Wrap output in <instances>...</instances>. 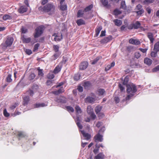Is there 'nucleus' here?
Here are the masks:
<instances>
[{
	"label": "nucleus",
	"mask_w": 159,
	"mask_h": 159,
	"mask_svg": "<svg viewBox=\"0 0 159 159\" xmlns=\"http://www.w3.org/2000/svg\"><path fill=\"white\" fill-rule=\"evenodd\" d=\"M136 86L133 84H128L127 85V92L128 95L126 98V100H129L137 92Z\"/></svg>",
	"instance_id": "f257e3e1"
},
{
	"label": "nucleus",
	"mask_w": 159,
	"mask_h": 159,
	"mask_svg": "<svg viewBox=\"0 0 159 159\" xmlns=\"http://www.w3.org/2000/svg\"><path fill=\"white\" fill-rule=\"evenodd\" d=\"M14 41L13 38L10 36L7 37L5 43H2L0 46V51L1 50L2 51L6 50L7 47H10Z\"/></svg>",
	"instance_id": "f03ea898"
},
{
	"label": "nucleus",
	"mask_w": 159,
	"mask_h": 159,
	"mask_svg": "<svg viewBox=\"0 0 159 159\" xmlns=\"http://www.w3.org/2000/svg\"><path fill=\"white\" fill-rule=\"evenodd\" d=\"M44 27L43 26H40L37 27L35 30V32L34 36L35 38L39 37L43 32Z\"/></svg>",
	"instance_id": "7ed1b4c3"
},
{
	"label": "nucleus",
	"mask_w": 159,
	"mask_h": 159,
	"mask_svg": "<svg viewBox=\"0 0 159 159\" xmlns=\"http://www.w3.org/2000/svg\"><path fill=\"white\" fill-rule=\"evenodd\" d=\"M43 10L46 12H50V14H52L54 11V7L51 4H48L45 6L43 8Z\"/></svg>",
	"instance_id": "20e7f679"
},
{
	"label": "nucleus",
	"mask_w": 159,
	"mask_h": 159,
	"mask_svg": "<svg viewBox=\"0 0 159 159\" xmlns=\"http://www.w3.org/2000/svg\"><path fill=\"white\" fill-rule=\"evenodd\" d=\"M91 96L92 97L89 96L85 99V102L92 103L94 102L96 100H98V98L96 97L93 93H91Z\"/></svg>",
	"instance_id": "39448f33"
},
{
	"label": "nucleus",
	"mask_w": 159,
	"mask_h": 159,
	"mask_svg": "<svg viewBox=\"0 0 159 159\" xmlns=\"http://www.w3.org/2000/svg\"><path fill=\"white\" fill-rule=\"evenodd\" d=\"M142 7V6L140 4H138L135 7V11L138 15H141L143 13L144 10Z\"/></svg>",
	"instance_id": "423d86ee"
},
{
	"label": "nucleus",
	"mask_w": 159,
	"mask_h": 159,
	"mask_svg": "<svg viewBox=\"0 0 159 159\" xmlns=\"http://www.w3.org/2000/svg\"><path fill=\"white\" fill-rule=\"evenodd\" d=\"M102 136L99 133L95 135L94 137V141L96 142H102L103 140Z\"/></svg>",
	"instance_id": "0eeeda50"
},
{
	"label": "nucleus",
	"mask_w": 159,
	"mask_h": 159,
	"mask_svg": "<svg viewBox=\"0 0 159 159\" xmlns=\"http://www.w3.org/2000/svg\"><path fill=\"white\" fill-rule=\"evenodd\" d=\"M96 94L99 96L102 97L106 94V92L104 89H98L96 92Z\"/></svg>",
	"instance_id": "6e6552de"
},
{
	"label": "nucleus",
	"mask_w": 159,
	"mask_h": 159,
	"mask_svg": "<svg viewBox=\"0 0 159 159\" xmlns=\"http://www.w3.org/2000/svg\"><path fill=\"white\" fill-rule=\"evenodd\" d=\"M88 63L86 61L82 62L80 66V69L81 70H84L86 69L88 66Z\"/></svg>",
	"instance_id": "1a4fd4ad"
},
{
	"label": "nucleus",
	"mask_w": 159,
	"mask_h": 159,
	"mask_svg": "<svg viewBox=\"0 0 159 159\" xmlns=\"http://www.w3.org/2000/svg\"><path fill=\"white\" fill-rule=\"evenodd\" d=\"M21 39L23 43H29L31 40L30 38H27L25 36L22 35H21Z\"/></svg>",
	"instance_id": "9d476101"
},
{
	"label": "nucleus",
	"mask_w": 159,
	"mask_h": 159,
	"mask_svg": "<svg viewBox=\"0 0 159 159\" xmlns=\"http://www.w3.org/2000/svg\"><path fill=\"white\" fill-rule=\"evenodd\" d=\"M129 42L130 43L135 45H138L140 43V42L139 40L132 39H130L129 40Z\"/></svg>",
	"instance_id": "9b49d317"
},
{
	"label": "nucleus",
	"mask_w": 159,
	"mask_h": 159,
	"mask_svg": "<svg viewBox=\"0 0 159 159\" xmlns=\"http://www.w3.org/2000/svg\"><path fill=\"white\" fill-rule=\"evenodd\" d=\"M61 68V64H60L56 66L53 70V72L55 74L58 73L60 71Z\"/></svg>",
	"instance_id": "f8f14e48"
},
{
	"label": "nucleus",
	"mask_w": 159,
	"mask_h": 159,
	"mask_svg": "<svg viewBox=\"0 0 159 159\" xmlns=\"http://www.w3.org/2000/svg\"><path fill=\"white\" fill-rule=\"evenodd\" d=\"M52 36H54V39L55 41H59L62 39V35L61 34L60 35H58L57 34H54Z\"/></svg>",
	"instance_id": "ddd939ff"
},
{
	"label": "nucleus",
	"mask_w": 159,
	"mask_h": 159,
	"mask_svg": "<svg viewBox=\"0 0 159 159\" xmlns=\"http://www.w3.org/2000/svg\"><path fill=\"white\" fill-rule=\"evenodd\" d=\"M81 132L85 139L88 140L90 138L91 135L85 132L84 131H81Z\"/></svg>",
	"instance_id": "4468645a"
},
{
	"label": "nucleus",
	"mask_w": 159,
	"mask_h": 159,
	"mask_svg": "<svg viewBox=\"0 0 159 159\" xmlns=\"http://www.w3.org/2000/svg\"><path fill=\"white\" fill-rule=\"evenodd\" d=\"M27 10V8L25 6H22L20 7L18 10V11L20 13H23L25 12Z\"/></svg>",
	"instance_id": "2eb2a0df"
},
{
	"label": "nucleus",
	"mask_w": 159,
	"mask_h": 159,
	"mask_svg": "<svg viewBox=\"0 0 159 159\" xmlns=\"http://www.w3.org/2000/svg\"><path fill=\"white\" fill-rule=\"evenodd\" d=\"M64 91V90L63 88V87H61L58 90L53 91L52 93L56 95H58L63 93Z\"/></svg>",
	"instance_id": "dca6fc26"
},
{
	"label": "nucleus",
	"mask_w": 159,
	"mask_h": 159,
	"mask_svg": "<svg viewBox=\"0 0 159 159\" xmlns=\"http://www.w3.org/2000/svg\"><path fill=\"white\" fill-rule=\"evenodd\" d=\"M55 101L57 102H61L62 103H65L66 102V98L64 96L60 97L59 99H57Z\"/></svg>",
	"instance_id": "f3484780"
},
{
	"label": "nucleus",
	"mask_w": 159,
	"mask_h": 159,
	"mask_svg": "<svg viewBox=\"0 0 159 159\" xmlns=\"http://www.w3.org/2000/svg\"><path fill=\"white\" fill-rule=\"evenodd\" d=\"M113 22L116 25L118 26H120L122 24V21L118 19L114 20Z\"/></svg>",
	"instance_id": "a211bd4d"
},
{
	"label": "nucleus",
	"mask_w": 159,
	"mask_h": 159,
	"mask_svg": "<svg viewBox=\"0 0 159 159\" xmlns=\"http://www.w3.org/2000/svg\"><path fill=\"white\" fill-rule=\"evenodd\" d=\"M102 27L101 26H98L97 27V28H96V30H95V31H96L95 35H96V37H97L100 31L102 29Z\"/></svg>",
	"instance_id": "6ab92c4d"
},
{
	"label": "nucleus",
	"mask_w": 159,
	"mask_h": 159,
	"mask_svg": "<svg viewBox=\"0 0 159 159\" xmlns=\"http://www.w3.org/2000/svg\"><path fill=\"white\" fill-rule=\"evenodd\" d=\"M102 27L101 26H98L97 27V28H96V30H95V31H96L95 35H96V37H97L100 31L102 29Z\"/></svg>",
	"instance_id": "aec40b11"
},
{
	"label": "nucleus",
	"mask_w": 159,
	"mask_h": 159,
	"mask_svg": "<svg viewBox=\"0 0 159 159\" xmlns=\"http://www.w3.org/2000/svg\"><path fill=\"white\" fill-rule=\"evenodd\" d=\"M152 62V61L148 58H146L144 60V63L148 65H150Z\"/></svg>",
	"instance_id": "412c9836"
},
{
	"label": "nucleus",
	"mask_w": 159,
	"mask_h": 159,
	"mask_svg": "<svg viewBox=\"0 0 159 159\" xmlns=\"http://www.w3.org/2000/svg\"><path fill=\"white\" fill-rule=\"evenodd\" d=\"M148 37L150 39V42L152 43H153L154 40V39L153 38V34L151 32L148 33Z\"/></svg>",
	"instance_id": "4be33fe9"
},
{
	"label": "nucleus",
	"mask_w": 159,
	"mask_h": 159,
	"mask_svg": "<svg viewBox=\"0 0 159 159\" xmlns=\"http://www.w3.org/2000/svg\"><path fill=\"white\" fill-rule=\"evenodd\" d=\"M75 121L78 127L80 129H82L83 128V126L80 124V120L79 119V117H77L76 118V119L75 120Z\"/></svg>",
	"instance_id": "5701e85b"
},
{
	"label": "nucleus",
	"mask_w": 159,
	"mask_h": 159,
	"mask_svg": "<svg viewBox=\"0 0 159 159\" xmlns=\"http://www.w3.org/2000/svg\"><path fill=\"white\" fill-rule=\"evenodd\" d=\"M23 100L24 105H27L28 104V102L30 101L29 97L28 96L24 97L23 98Z\"/></svg>",
	"instance_id": "b1692460"
},
{
	"label": "nucleus",
	"mask_w": 159,
	"mask_h": 159,
	"mask_svg": "<svg viewBox=\"0 0 159 159\" xmlns=\"http://www.w3.org/2000/svg\"><path fill=\"white\" fill-rule=\"evenodd\" d=\"M64 1V0H62L60 2V4L61 5L60 9L62 11H64L66 10L67 7L66 5H62Z\"/></svg>",
	"instance_id": "393cba45"
},
{
	"label": "nucleus",
	"mask_w": 159,
	"mask_h": 159,
	"mask_svg": "<svg viewBox=\"0 0 159 159\" xmlns=\"http://www.w3.org/2000/svg\"><path fill=\"white\" fill-rule=\"evenodd\" d=\"M12 18V17L11 16L7 14H5L2 17V19L5 20H11Z\"/></svg>",
	"instance_id": "a878e982"
},
{
	"label": "nucleus",
	"mask_w": 159,
	"mask_h": 159,
	"mask_svg": "<svg viewBox=\"0 0 159 159\" xmlns=\"http://www.w3.org/2000/svg\"><path fill=\"white\" fill-rule=\"evenodd\" d=\"M47 105V104H46L44 103H37L34 105V107L38 108L41 107H44L46 106Z\"/></svg>",
	"instance_id": "bb28decb"
},
{
	"label": "nucleus",
	"mask_w": 159,
	"mask_h": 159,
	"mask_svg": "<svg viewBox=\"0 0 159 159\" xmlns=\"http://www.w3.org/2000/svg\"><path fill=\"white\" fill-rule=\"evenodd\" d=\"M78 25L80 26V25H84L85 24V21L82 19H80L77 20L76 22Z\"/></svg>",
	"instance_id": "cd10ccee"
},
{
	"label": "nucleus",
	"mask_w": 159,
	"mask_h": 159,
	"mask_svg": "<svg viewBox=\"0 0 159 159\" xmlns=\"http://www.w3.org/2000/svg\"><path fill=\"white\" fill-rule=\"evenodd\" d=\"M95 159H103L105 158L104 155L102 153H99L95 157Z\"/></svg>",
	"instance_id": "c85d7f7f"
},
{
	"label": "nucleus",
	"mask_w": 159,
	"mask_h": 159,
	"mask_svg": "<svg viewBox=\"0 0 159 159\" xmlns=\"http://www.w3.org/2000/svg\"><path fill=\"white\" fill-rule=\"evenodd\" d=\"M134 27V28L135 29H137L140 28L141 24L139 21H137L135 23L133 24Z\"/></svg>",
	"instance_id": "c756f323"
},
{
	"label": "nucleus",
	"mask_w": 159,
	"mask_h": 159,
	"mask_svg": "<svg viewBox=\"0 0 159 159\" xmlns=\"http://www.w3.org/2000/svg\"><path fill=\"white\" fill-rule=\"evenodd\" d=\"M102 107L101 106H97L95 109V111L97 114H98L102 109Z\"/></svg>",
	"instance_id": "7c9ffc66"
},
{
	"label": "nucleus",
	"mask_w": 159,
	"mask_h": 159,
	"mask_svg": "<svg viewBox=\"0 0 159 159\" xmlns=\"http://www.w3.org/2000/svg\"><path fill=\"white\" fill-rule=\"evenodd\" d=\"M87 111V113L89 114H92L93 112V109L90 106H88Z\"/></svg>",
	"instance_id": "2f4dec72"
},
{
	"label": "nucleus",
	"mask_w": 159,
	"mask_h": 159,
	"mask_svg": "<svg viewBox=\"0 0 159 159\" xmlns=\"http://www.w3.org/2000/svg\"><path fill=\"white\" fill-rule=\"evenodd\" d=\"M154 0H144L143 3L144 5H148L153 2Z\"/></svg>",
	"instance_id": "473e14b6"
},
{
	"label": "nucleus",
	"mask_w": 159,
	"mask_h": 159,
	"mask_svg": "<svg viewBox=\"0 0 159 159\" xmlns=\"http://www.w3.org/2000/svg\"><path fill=\"white\" fill-rule=\"evenodd\" d=\"M154 50L156 51H159V41L157 42L154 45Z\"/></svg>",
	"instance_id": "72a5a7b5"
},
{
	"label": "nucleus",
	"mask_w": 159,
	"mask_h": 159,
	"mask_svg": "<svg viewBox=\"0 0 159 159\" xmlns=\"http://www.w3.org/2000/svg\"><path fill=\"white\" fill-rule=\"evenodd\" d=\"M99 146L97 144L95 145V148L93 151V152L95 154H96L98 152L99 150Z\"/></svg>",
	"instance_id": "f704fd0d"
},
{
	"label": "nucleus",
	"mask_w": 159,
	"mask_h": 159,
	"mask_svg": "<svg viewBox=\"0 0 159 159\" xmlns=\"http://www.w3.org/2000/svg\"><path fill=\"white\" fill-rule=\"evenodd\" d=\"M101 2L104 7H108V2L107 0H101Z\"/></svg>",
	"instance_id": "c9c22d12"
},
{
	"label": "nucleus",
	"mask_w": 159,
	"mask_h": 159,
	"mask_svg": "<svg viewBox=\"0 0 159 159\" xmlns=\"http://www.w3.org/2000/svg\"><path fill=\"white\" fill-rule=\"evenodd\" d=\"M90 84L89 82L87 81L84 82L83 86L85 89H88L90 86Z\"/></svg>",
	"instance_id": "e433bc0d"
},
{
	"label": "nucleus",
	"mask_w": 159,
	"mask_h": 159,
	"mask_svg": "<svg viewBox=\"0 0 159 159\" xmlns=\"http://www.w3.org/2000/svg\"><path fill=\"white\" fill-rule=\"evenodd\" d=\"M75 109L76 110V112L78 114H80L81 113V110L79 106H76L75 107Z\"/></svg>",
	"instance_id": "4c0bfd02"
},
{
	"label": "nucleus",
	"mask_w": 159,
	"mask_h": 159,
	"mask_svg": "<svg viewBox=\"0 0 159 159\" xmlns=\"http://www.w3.org/2000/svg\"><path fill=\"white\" fill-rule=\"evenodd\" d=\"M84 14V11L82 10H79L77 13V16L78 17H81Z\"/></svg>",
	"instance_id": "58836bf2"
},
{
	"label": "nucleus",
	"mask_w": 159,
	"mask_h": 159,
	"mask_svg": "<svg viewBox=\"0 0 159 159\" xmlns=\"http://www.w3.org/2000/svg\"><path fill=\"white\" fill-rule=\"evenodd\" d=\"M11 74H9L6 79L7 82H11L12 81V79H11Z\"/></svg>",
	"instance_id": "ea45409f"
},
{
	"label": "nucleus",
	"mask_w": 159,
	"mask_h": 159,
	"mask_svg": "<svg viewBox=\"0 0 159 159\" xmlns=\"http://www.w3.org/2000/svg\"><path fill=\"white\" fill-rule=\"evenodd\" d=\"M66 110L67 111L70 112H73L74 111V109L73 108L70 106H67L66 107Z\"/></svg>",
	"instance_id": "a19ab883"
},
{
	"label": "nucleus",
	"mask_w": 159,
	"mask_h": 159,
	"mask_svg": "<svg viewBox=\"0 0 159 159\" xmlns=\"http://www.w3.org/2000/svg\"><path fill=\"white\" fill-rule=\"evenodd\" d=\"M56 53L54 54L53 56V57H54L53 59L55 60L57 59L59 56L61 54V52H56Z\"/></svg>",
	"instance_id": "79ce46f5"
},
{
	"label": "nucleus",
	"mask_w": 159,
	"mask_h": 159,
	"mask_svg": "<svg viewBox=\"0 0 159 159\" xmlns=\"http://www.w3.org/2000/svg\"><path fill=\"white\" fill-rule=\"evenodd\" d=\"M121 8H123L124 9H125L126 8V6L125 4V1H122L121 2Z\"/></svg>",
	"instance_id": "37998d69"
},
{
	"label": "nucleus",
	"mask_w": 159,
	"mask_h": 159,
	"mask_svg": "<svg viewBox=\"0 0 159 159\" xmlns=\"http://www.w3.org/2000/svg\"><path fill=\"white\" fill-rule=\"evenodd\" d=\"M53 48L55 52H59V45H54L53 46Z\"/></svg>",
	"instance_id": "c03bdc74"
},
{
	"label": "nucleus",
	"mask_w": 159,
	"mask_h": 159,
	"mask_svg": "<svg viewBox=\"0 0 159 159\" xmlns=\"http://www.w3.org/2000/svg\"><path fill=\"white\" fill-rule=\"evenodd\" d=\"M93 7V5L92 4L88 6L84 10V11L87 12L90 10Z\"/></svg>",
	"instance_id": "a18cd8bd"
},
{
	"label": "nucleus",
	"mask_w": 159,
	"mask_h": 159,
	"mask_svg": "<svg viewBox=\"0 0 159 159\" xmlns=\"http://www.w3.org/2000/svg\"><path fill=\"white\" fill-rule=\"evenodd\" d=\"M80 75L79 74H76L74 77V79L75 80L77 81L80 79Z\"/></svg>",
	"instance_id": "49530a36"
},
{
	"label": "nucleus",
	"mask_w": 159,
	"mask_h": 159,
	"mask_svg": "<svg viewBox=\"0 0 159 159\" xmlns=\"http://www.w3.org/2000/svg\"><path fill=\"white\" fill-rule=\"evenodd\" d=\"M38 75L40 76H43V73L42 70L38 68Z\"/></svg>",
	"instance_id": "de8ad7c7"
},
{
	"label": "nucleus",
	"mask_w": 159,
	"mask_h": 159,
	"mask_svg": "<svg viewBox=\"0 0 159 159\" xmlns=\"http://www.w3.org/2000/svg\"><path fill=\"white\" fill-rule=\"evenodd\" d=\"M158 51L153 52L152 51L151 53V56L152 57H156L157 55V52Z\"/></svg>",
	"instance_id": "09e8293b"
},
{
	"label": "nucleus",
	"mask_w": 159,
	"mask_h": 159,
	"mask_svg": "<svg viewBox=\"0 0 159 159\" xmlns=\"http://www.w3.org/2000/svg\"><path fill=\"white\" fill-rule=\"evenodd\" d=\"M100 57H97L93 60L91 61V64H94L98 61V60L100 59Z\"/></svg>",
	"instance_id": "8fccbe9b"
},
{
	"label": "nucleus",
	"mask_w": 159,
	"mask_h": 159,
	"mask_svg": "<svg viewBox=\"0 0 159 159\" xmlns=\"http://www.w3.org/2000/svg\"><path fill=\"white\" fill-rule=\"evenodd\" d=\"M54 77V74L51 73H49L48 75V79H53Z\"/></svg>",
	"instance_id": "3c124183"
},
{
	"label": "nucleus",
	"mask_w": 159,
	"mask_h": 159,
	"mask_svg": "<svg viewBox=\"0 0 159 159\" xmlns=\"http://www.w3.org/2000/svg\"><path fill=\"white\" fill-rule=\"evenodd\" d=\"M121 13V12L118 9H115L114 11V14L116 15H118Z\"/></svg>",
	"instance_id": "603ef678"
},
{
	"label": "nucleus",
	"mask_w": 159,
	"mask_h": 159,
	"mask_svg": "<svg viewBox=\"0 0 159 159\" xmlns=\"http://www.w3.org/2000/svg\"><path fill=\"white\" fill-rule=\"evenodd\" d=\"M18 105V103H15V104L11 105L10 107V108L11 110H13L14 109H15Z\"/></svg>",
	"instance_id": "864d4df0"
},
{
	"label": "nucleus",
	"mask_w": 159,
	"mask_h": 159,
	"mask_svg": "<svg viewBox=\"0 0 159 159\" xmlns=\"http://www.w3.org/2000/svg\"><path fill=\"white\" fill-rule=\"evenodd\" d=\"M27 93L29 94L30 96H32L33 95L34 92L33 90L30 89L27 91Z\"/></svg>",
	"instance_id": "5fc2aeb1"
},
{
	"label": "nucleus",
	"mask_w": 159,
	"mask_h": 159,
	"mask_svg": "<svg viewBox=\"0 0 159 159\" xmlns=\"http://www.w3.org/2000/svg\"><path fill=\"white\" fill-rule=\"evenodd\" d=\"M3 114L6 117H8L9 116V114L7 112L6 109H4V110Z\"/></svg>",
	"instance_id": "6e6d98bb"
},
{
	"label": "nucleus",
	"mask_w": 159,
	"mask_h": 159,
	"mask_svg": "<svg viewBox=\"0 0 159 159\" xmlns=\"http://www.w3.org/2000/svg\"><path fill=\"white\" fill-rule=\"evenodd\" d=\"M39 46V43H36L35 44L34 48V51H35L37 50L38 49V48Z\"/></svg>",
	"instance_id": "4d7b16f0"
},
{
	"label": "nucleus",
	"mask_w": 159,
	"mask_h": 159,
	"mask_svg": "<svg viewBox=\"0 0 159 159\" xmlns=\"http://www.w3.org/2000/svg\"><path fill=\"white\" fill-rule=\"evenodd\" d=\"M108 42V40H107L106 38L101 40L100 41L101 43H107Z\"/></svg>",
	"instance_id": "13d9d810"
},
{
	"label": "nucleus",
	"mask_w": 159,
	"mask_h": 159,
	"mask_svg": "<svg viewBox=\"0 0 159 159\" xmlns=\"http://www.w3.org/2000/svg\"><path fill=\"white\" fill-rule=\"evenodd\" d=\"M21 30L22 33L25 34L27 32V30L26 28L22 27L21 29Z\"/></svg>",
	"instance_id": "bf43d9fd"
},
{
	"label": "nucleus",
	"mask_w": 159,
	"mask_h": 159,
	"mask_svg": "<svg viewBox=\"0 0 159 159\" xmlns=\"http://www.w3.org/2000/svg\"><path fill=\"white\" fill-rule=\"evenodd\" d=\"M141 56V54L140 53L138 52H137L135 53V57L137 59L139 58Z\"/></svg>",
	"instance_id": "052dcab7"
},
{
	"label": "nucleus",
	"mask_w": 159,
	"mask_h": 159,
	"mask_svg": "<svg viewBox=\"0 0 159 159\" xmlns=\"http://www.w3.org/2000/svg\"><path fill=\"white\" fill-rule=\"evenodd\" d=\"M119 87L120 90V91L122 92L125 89L124 87L123 86L121 85V84H119Z\"/></svg>",
	"instance_id": "680f3d73"
},
{
	"label": "nucleus",
	"mask_w": 159,
	"mask_h": 159,
	"mask_svg": "<svg viewBox=\"0 0 159 159\" xmlns=\"http://www.w3.org/2000/svg\"><path fill=\"white\" fill-rule=\"evenodd\" d=\"M158 70H159V65L156 66L152 70V71L154 72H156Z\"/></svg>",
	"instance_id": "e2e57ef3"
},
{
	"label": "nucleus",
	"mask_w": 159,
	"mask_h": 159,
	"mask_svg": "<svg viewBox=\"0 0 159 159\" xmlns=\"http://www.w3.org/2000/svg\"><path fill=\"white\" fill-rule=\"evenodd\" d=\"M35 75L34 73H32L30 74L29 76V78L31 80L33 79L35 77Z\"/></svg>",
	"instance_id": "0e129e2a"
},
{
	"label": "nucleus",
	"mask_w": 159,
	"mask_h": 159,
	"mask_svg": "<svg viewBox=\"0 0 159 159\" xmlns=\"http://www.w3.org/2000/svg\"><path fill=\"white\" fill-rule=\"evenodd\" d=\"M25 52L27 54L30 55L32 54V52L31 50L30 49H26Z\"/></svg>",
	"instance_id": "69168bd1"
},
{
	"label": "nucleus",
	"mask_w": 159,
	"mask_h": 159,
	"mask_svg": "<svg viewBox=\"0 0 159 159\" xmlns=\"http://www.w3.org/2000/svg\"><path fill=\"white\" fill-rule=\"evenodd\" d=\"M128 28L129 29L131 30L134 28V25L133 24H131L128 26Z\"/></svg>",
	"instance_id": "338daca9"
},
{
	"label": "nucleus",
	"mask_w": 159,
	"mask_h": 159,
	"mask_svg": "<svg viewBox=\"0 0 159 159\" xmlns=\"http://www.w3.org/2000/svg\"><path fill=\"white\" fill-rule=\"evenodd\" d=\"M114 100L116 103H119L120 101V99L119 98L117 97H115L114 98Z\"/></svg>",
	"instance_id": "774afa93"
}]
</instances>
